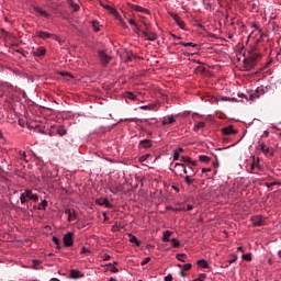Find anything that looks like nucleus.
<instances>
[{
  "instance_id": "14",
  "label": "nucleus",
  "mask_w": 281,
  "mask_h": 281,
  "mask_svg": "<svg viewBox=\"0 0 281 281\" xmlns=\"http://www.w3.org/2000/svg\"><path fill=\"white\" fill-rule=\"evenodd\" d=\"M65 214H68V222H69V223H74V221H76V218H77V215H76V211H75V210L67 209V210L65 211Z\"/></svg>"
},
{
  "instance_id": "45",
  "label": "nucleus",
  "mask_w": 281,
  "mask_h": 281,
  "mask_svg": "<svg viewBox=\"0 0 281 281\" xmlns=\"http://www.w3.org/2000/svg\"><path fill=\"white\" fill-rule=\"evenodd\" d=\"M108 267H112V268L110 269V271H111L112 273H117V271H120V269H117V267L113 266V263H108Z\"/></svg>"
},
{
  "instance_id": "41",
  "label": "nucleus",
  "mask_w": 281,
  "mask_h": 281,
  "mask_svg": "<svg viewBox=\"0 0 281 281\" xmlns=\"http://www.w3.org/2000/svg\"><path fill=\"white\" fill-rule=\"evenodd\" d=\"M19 159H23L27 164V158H26L25 151H22V150L19 151Z\"/></svg>"
},
{
  "instance_id": "37",
  "label": "nucleus",
  "mask_w": 281,
  "mask_h": 281,
  "mask_svg": "<svg viewBox=\"0 0 281 281\" xmlns=\"http://www.w3.org/2000/svg\"><path fill=\"white\" fill-rule=\"evenodd\" d=\"M32 262H33L32 269H37L38 265H43V261L38 259H33Z\"/></svg>"
},
{
  "instance_id": "47",
  "label": "nucleus",
  "mask_w": 281,
  "mask_h": 281,
  "mask_svg": "<svg viewBox=\"0 0 281 281\" xmlns=\"http://www.w3.org/2000/svg\"><path fill=\"white\" fill-rule=\"evenodd\" d=\"M192 158L188 157V156H182L181 157V161H183L184 164H190Z\"/></svg>"
},
{
  "instance_id": "27",
  "label": "nucleus",
  "mask_w": 281,
  "mask_h": 281,
  "mask_svg": "<svg viewBox=\"0 0 281 281\" xmlns=\"http://www.w3.org/2000/svg\"><path fill=\"white\" fill-rule=\"evenodd\" d=\"M199 159H200V161H201L202 164H210V161H211L212 158H210V157L206 156V155H201V156H199Z\"/></svg>"
},
{
  "instance_id": "18",
  "label": "nucleus",
  "mask_w": 281,
  "mask_h": 281,
  "mask_svg": "<svg viewBox=\"0 0 281 281\" xmlns=\"http://www.w3.org/2000/svg\"><path fill=\"white\" fill-rule=\"evenodd\" d=\"M139 146H142V148H151L153 143L150 139H143L139 142Z\"/></svg>"
},
{
  "instance_id": "53",
  "label": "nucleus",
  "mask_w": 281,
  "mask_h": 281,
  "mask_svg": "<svg viewBox=\"0 0 281 281\" xmlns=\"http://www.w3.org/2000/svg\"><path fill=\"white\" fill-rule=\"evenodd\" d=\"M127 21H128L130 25H133L134 27H137V23L135 22V20L128 19Z\"/></svg>"
},
{
  "instance_id": "56",
  "label": "nucleus",
  "mask_w": 281,
  "mask_h": 281,
  "mask_svg": "<svg viewBox=\"0 0 281 281\" xmlns=\"http://www.w3.org/2000/svg\"><path fill=\"white\" fill-rule=\"evenodd\" d=\"M165 281H172V274H167L165 277Z\"/></svg>"
},
{
  "instance_id": "12",
  "label": "nucleus",
  "mask_w": 281,
  "mask_h": 281,
  "mask_svg": "<svg viewBox=\"0 0 281 281\" xmlns=\"http://www.w3.org/2000/svg\"><path fill=\"white\" fill-rule=\"evenodd\" d=\"M175 168L180 177H183V172H188V167L184 164L178 162L175 165Z\"/></svg>"
},
{
  "instance_id": "44",
  "label": "nucleus",
  "mask_w": 281,
  "mask_h": 281,
  "mask_svg": "<svg viewBox=\"0 0 281 281\" xmlns=\"http://www.w3.org/2000/svg\"><path fill=\"white\" fill-rule=\"evenodd\" d=\"M186 254H178L177 255V260H179L180 262H186Z\"/></svg>"
},
{
  "instance_id": "36",
  "label": "nucleus",
  "mask_w": 281,
  "mask_h": 281,
  "mask_svg": "<svg viewBox=\"0 0 281 281\" xmlns=\"http://www.w3.org/2000/svg\"><path fill=\"white\" fill-rule=\"evenodd\" d=\"M243 260H246L247 262H251L252 258H251V252L248 254H244L241 256Z\"/></svg>"
},
{
  "instance_id": "62",
  "label": "nucleus",
  "mask_w": 281,
  "mask_h": 281,
  "mask_svg": "<svg viewBox=\"0 0 281 281\" xmlns=\"http://www.w3.org/2000/svg\"><path fill=\"white\" fill-rule=\"evenodd\" d=\"M191 210H193V206L192 205H187V212H190Z\"/></svg>"
},
{
  "instance_id": "48",
  "label": "nucleus",
  "mask_w": 281,
  "mask_h": 281,
  "mask_svg": "<svg viewBox=\"0 0 281 281\" xmlns=\"http://www.w3.org/2000/svg\"><path fill=\"white\" fill-rule=\"evenodd\" d=\"M182 269H184V271H190V269H192V263H186L182 266Z\"/></svg>"
},
{
  "instance_id": "57",
  "label": "nucleus",
  "mask_w": 281,
  "mask_h": 281,
  "mask_svg": "<svg viewBox=\"0 0 281 281\" xmlns=\"http://www.w3.org/2000/svg\"><path fill=\"white\" fill-rule=\"evenodd\" d=\"M252 27H254L257 32H260V26H258L257 24H252Z\"/></svg>"
},
{
  "instance_id": "30",
  "label": "nucleus",
  "mask_w": 281,
  "mask_h": 281,
  "mask_svg": "<svg viewBox=\"0 0 281 281\" xmlns=\"http://www.w3.org/2000/svg\"><path fill=\"white\" fill-rule=\"evenodd\" d=\"M169 241L172 244L175 249H177V247H181V241H179L177 238H171Z\"/></svg>"
},
{
  "instance_id": "9",
  "label": "nucleus",
  "mask_w": 281,
  "mask_h": 281,
  "mask_svg": "<svg viewBox=\"0 0 281 281\" xmlns=\"http://www.w3.org/2000/svg\"><path fill=\"white\" fill-rule=\"evenodd\" d=\"M64 245L65 247H72L74 245V233L69 232L64 235Z\"/></svg>"
},
{
  "instance_id": "20",
  "label": "nucleus",
  "mask_w": 281,
  "mask_h": 281,
  "mask_svg": "<svg viewBox=\"0 0 281 281\" xmlns=\"http://www.w3.org/2000/svg\"><path fill=\"white\" fill-rule=\"evenodd\" d=\"M68 5L72 8L74 12H78L80 10V4L76 3L74 0H67Z\"/></svg>"
},
{
  "instance_id": "19",
  "label": "nucleus",
  "mask_w": 281,
  "mask_h": 281,
  "mask_svg": "<svg viewBox=\"0 0 281 281\" xmlns=\"http://www.w3.org/2000/svg\"><path fill=\"white\" fill-rule=\"evenodd\" d=\"M130 243H133L134 245H136V247H140L142 246V241H139V239H137L136 236H134L133 234H130Z\"/></svg>"
},
{
  "instance_id": "63",
  "label": "nucleus",
  "mask_w": 281,
  "mask_h": 281,
  "mask_svg": "<svg viewBox=\"0 0 281 281\" xmlns=\"http://www.w3.org/2000/svg\"><path fill=\"white\" fill-rule=\"evenodd\" d=\"M189 164H190L191 166H196V160H191Z\"/></svg>"
},
{
  "instance_id": "58",
  "label": "nucleus",
  "mask_w": 281,
  "mask_h": 281,
  "mask_svg": "<svg viewBox=\"0 0 281 281\" xmlns=\"http://www.w3.org/2000/svg\"><path fill=\"white\" fill-rule=\"evenodd\" d=\"M134 32L137 34L139 33V26L136 24V26H134Z\"/></svg>"
},
{
  "instance_id": "26",
  "label": "nucleus",
  "mask_w": 281,
  "mask_h": 281,
  "mask_svg": "<svg viewBox=\"0 0 281 281\" xmlns=\"http://www.w3.org/2000/svg\"><path fill=\"white\" fill-rule=\"evenodd\" d=\"M179 45H181V47H199V44H194L192 42H180Z\"/></svg>"
},
{
  "instance_id": "13",
  "label": "nucleus",
  "mask_w": 281,
  "mask_h": 281,
  "mask_svg": "<svg viewBox=\"0 0 281 281\" xmlns=\"http://www.w3.org/2000/svg\"><path fill=\"white\" fill-rule=\"evenodd\" d=\"M33 10L40 16H44V19H49V13H47V11L43 10L41 7H34Z\"/></svg>"
},
{
  "instance_id": "11",
  "label": "nucleus",
  "mask_w": 281,
  "mask_h": 281,
  "mask_svg": "<svg viewBox=\"0 0 281 281\" xmlns=\"http://www.w3.org/2000/svg\"><path fill=\"white\" fill-rule=\"evenodd\" d=\"M142 34L145 36L146 41L151 43L157 41V33L155 32L143 31Z\"/></svg>"
},
{
  "instance_id": "31",
  "label": "nucleus",
  "mask_w": 281,
  "mask_h": 281,
  "mask_svg": "<svg viewBox=\"0 0 281 281\" xmlns=\"http://www.w3.org/2000/svg\"><path fill=\"white\" fill-rule=\"evenodd\" d=\"M48 202L47 200H43L38 205L37 210H47Z\"/></svg>"
},
{
  "instance_id": "35",
  "label": "nucleus",
  "mask_w": 281,
  "mask_h": 281,
  "mask_svg": "<svg viewBox=\"0 0 281 281\" xmlns=\"http://www.w3.org/2000/svg\"><path fill=\"white\" fill-rule=\"evenodd\" d=\"M256 159V171L257 172H262V167L260 166V158H255Z\"/></svg>"
},
{
  "instance_id": "10",
  "label": "nucleus",
  "mask_w": 281,
  "mask_h": 281,
  "mask_svg": "<svg viewBox=\"0 0 281 281\" xmlns=\"http://www.w3.org/2000/svg\"><path fill=\"white\" fill-rule=\"evenodd\" d=\"M251 222L255 227H262V225H265V218L262 217V215L254 216L251 218Z\"/></svg>"
},
{
  "instance_id": "8",
  "label": "nucleus",
  "mask_w": 281,
  "mask_h": 281,
  "mask_svg": "<svg viewBox=\"0 0 281 281\" xmlns=\"http://www.w3.org/2000/svg\"><path fill=\"white\" fill-rule=\"evenodd\" d=\"M160 106L158 103H149L147 105H140L139 109L140 111H159Z\"/></svg>"
},
{
  "instance_id": "32",
  "label": "nucleus",
  "mask_w": 281,
  "mask_h": 281,
  "mask_svg": "<svg viewBox=\"0 0 281 281\" xmlns=\"http://www.w3.org/2000/svg\"><path fill=\"white\" fill-rule=\"evenodd\" d=\"M115 19L119 20L120 25L123 26L124 30H127V29H128V25H126V22H124V19H122L121 15H117Z\"/></svg>"
},
{
  "instance_id": "49",
  "label": "nucleus",
  "mask_w": 281,
  "mask_h": 281,
  "mask_svg": "<svg viewBox=\"0 0 281 281\" xmlns=\"http://www.w3.org/2000/svg\"><path fill=\"white\" fill-rule=\"evenodd\" d=\"M220 100L221 102H232V98L229 97H222Z\"/></svg>"
},
{
  "instance_id": "22",
  "label": "nucleus",
  "mask_w": 281,
  "mask_h": 281,
  "mask_svg": "<svg viewBox=\"0 0 281 281\" xmlns=\"http://www.w3.org/2000/svg\"><path fill=\"white\" fill-rule=\"evenodd\" d=\"M257 98H260V97H259L258 92L255 90V91H250L248 93V97H246V100L254 101V100H257Z\"/></svg>"
},
{
  "instance_id": "61",
  "label": "nucleus",
  "mask_w": 281,
  "mask_h": 281,
  "mask_svg": "<svg viewBox=\"0 0 281 281\" xmlns=\"http://www.w3.org/2000/svg\"><path fill=\"white\" fill-rule=\"evenodd\" d=\"M212 171V169H210V168H203L202 169V172H211Z\"/></svg>"
},
{
  "instance_id": "40",
  "label": "nucleus",
  "mask_w": 281,
  "mask_h": 281,
  "mask_svg": "<svg viewBox=\"0 0 281 281\" xmlns=\"http://www.w3.org/2000/svg\"><path fill=\"white\" fill-rule=\"evenodd\" d=\"M92 27L94 32H100V23L98 21L92 22Z\"/></svg>"
},
{
  "instance_id": "55",
  "label": "nucleus",
  "mask_w": 281,
  "mask_h": 281,
  "mask_svg": "<svg viewBox=\"0 0 281 281\" xmlns=\"http://www.w3.org/2000/svg\"><path fill=\"white\" fill-rule=\"evenodd\" d=\"M112 232H120V225H117V224L113 225Z\"/></svg>"
},
{
  "instance_id": "21",
  "label": "nucleus",
  "mask_w": 281,
  "mask_h": 281,
  "mask_svg": "<svg viewBox=\"0 0 281 281\" xmlns=\"http://www.w3.org/2000/svg\"><path fill=\"white\" fill-rule=\"evenodd\" d=\"M196 265L201 267L202 269H209L210 263L205 259L198 260Z\"/></svg>"
},
{
  "instance_id": "54",
  "label": "nucleus",
  "mask_w": 281,
  "mask_h": 281,
  "mask_svg": "<svg viewBox=\"0 0 281 281\" xmlns=\"http://www.w3.org/2000/svg\"><path fill=\"white\" fill-rule=\"evenodd\" d=\"M104 207H108V210H111V207H113V204H111V202H109V200H106Z\"/></svg>"
},
{
  "instance_id": "6",
  "label": "nucleus",
  "mask_w": 281,
  "mask_h": 281,
  "mask_svg": "<svg viewBox=\"0 0 281 281\" xmlns=\"http://www.w3.org/2000/svg\"><path fill=\"white\" fill-rule=\"evenodd\" d=\"M171 19H173L176 25H178V27H180V30H186V22L182 21L181 16H179V14H177V13L171 14Z\"/></svg>"
},
{
  "instance_id": "38",
  "label": "nucleus",
  "mask_w": 281,
  "mask_h": 281,
  "mask_svg": "<svg viewBox=\"0 0 281 281\" xmlns=\"http://www.w3.org/2000/svg\"><path fill=\"white\" fill-rule=\"evenodd\" d=\"M106 201H109V199L101 198V199H97L95 203H97V205L102 206V205H105Z\"/></svg>"
},
{
  "instance_id": "5",
  "label": "nucleus",
  "mask_w": 281,
  "mask_h": 281,
  "mask_svg": "<svg viewBox=\"0 0 281 281\" xmlns=\"http://www.w3.org/2000/svg\"><path fill=\"white\" fill-rule=\"evenodd\" d=\"M31 54L32 56L41 58V56H45V54H47V49H45V47L43 46H38L36 48L33 47Z\"/></svg>"
},
{
  "instance_id": "46",
  "label": "nucleus",
  "mask_w": 281,
  "mask_h": 281,
  "mask_svg": "<svg viewBox=\"0 0 281 281\" xmlns=\"http://www.w3.org/2000/svg\"><path fill=\"white\" fill-rule=\"evenodd\" d=\"M137 95H135V93L133 92H127V99L128 100H136Z\"/></svg>"
},
{
  "instance_id": "51",
  "label": "nucleus",
  "mask_w": 281,
  "mask_h": 281,
  "mask_svg": "<svg viewBox=\"0 0 281 281\" xmlns=\"http://www.w3.org/2000/svg\"><path fill=\"white\" fill-rule=\"evenodd\" d=\"M110 12L111 14H114L115 18L120 15V13H117V10H115L114 8H110Z\"/></svg>"
},
{
  "instance_id": "2",
  "label": "nucleus",
  "mask_w": 281,
  "mask_h": 281,
  "mask_svg": "<svg viewBox=\"0 0 281 281\" xmlns=\"http://www.w3.org/2000/svg\"><path fill=\"white\" fill-rule=\"evenodd\" d=\"M35 36L37 38H42L43 41H46V38H53L54 41H57L58 43H60V37H58V35L52 34L46 31H36Z\"/></svg>"
},
{
  "instance_id": "25",
  "label": "nucleus",
  "mask_w": 281,
  "mask_h": 281,
  "mask_svg": "<svg viewBox=\"0 0 281 281\" xmlns=\"http://www.w3.org/2000/svg\"><path fill=\"white\" fill-rule=\"evenodd\" d=\"M200 128H205V122H203V121L198 122V123L194 125L193 131H194L195 133H199V130H200Z\"/></svg>"
},
{
  "instance_id": "33",
  "label": "nucleus",
  "mask_w": 281,
  "mask_h": 281,
  "mask_svg": "<svg viewBox=\"0 0 281 281\" xmlns=\"http://www.w3.org/2000/svg\"><path fill=\"white\" fill-rule=\"evenodd\" d=\"M57 135H59V137H65V135H67V130L65 127H58Z\"/></svg>"
},
{
  "instance_id": "17",
  "label": "nucleus",
  "mask_w": 281,
  "mask_h": 281,
  "mask_svg": "<svg viewBox=\"0 0 281 281\" xmlns=\"http://www.w3.org/2000/svg\"><path fill=\"white\" fill-rule=\"evenodd\" d=\"M132 10H134V12H143L144 14H148V9H145L143 7H139L137 4H133L132 5Z\"/></svg>"
},
{
  "instance_id": "28",
  "label": "nucleus",
  "mask_w": 281,
  "mask_h": 281,
  "mask_svg": "<svg viewBox=\"0 0 281 281\" xmlns=\"http://www.w3.org/2000/svg\"><path fill=\"white\" fill-rule=\"evenodd\" d=\"M250 173L258 175V171L256 170V157H254V161L250 165Z\"/></svg>"
},
{
  "instance_id": "4",
  "label": "nucleus",
  "mask_w": 281,
  "mask_h": 281,
  "mask_svg": "<svg viewBox=\"0 0 281 281\" xmlns=\"http://www.w3.org/2000/svg\"><path fill=\"white\" fill-rule=\"evenodd\" d=\"M160 122H161L162 126H168L170 124H175V122H177V115L169 114V115L162 116L160 119Z\"/></svg>"
},
{
  "instance_id": "15",
  "label": "nucleus",
  "mask_w": 281,
  "mask_h": 281,
  "mask_svg": "<svg viewBox=\"0 0 281 281\" xmlns=\"http://www.w3.org/2000/svg\"><path fill=\"white\" fill-rule=\"evenodd\" d=\"M223 135H234L236 134V130H234V126L229 125L227 127L222 128Z\"/></svg>"
},
{
  "instance_id": "59",
  "label": "nucleus",
  "mask_w": 281,
  "mask_h": 281,
  "mask_svg": "<svg viewBox=\"0 0 281 281\" xmlns=\"http://www.w3.org/2000/svg\"><path fill=\"white\" fill-rule=\"evenodd\" d=\"M88 248L87 247H83L82 249H81V254H88Z\"/></svg>"
},
{
  "instance_id": "39",
  "label": "nucleus",
  "mask_w": 281,
  "mask_h": 281,
  "mask_svg": "<svg viewBox=\"0 0 281 281\" xmlns=\"http://www.w3.org/2000/svg\"><path fill=\"white\" fill-rule=\"evenodd\" d=\"M191 176H186L184 181L188 186H192V183H194V181H196L195 179H191Z\"/></svg>"
},
{
  "instance_id": "29",
  "label": "nucleus",
  "mask_w": 281,
  "mask_h": 281,
  "mask_svg": "<svg viewBox=\"0 0 281 281\" xmlns=\"http://www.w3.org/2000/svg\"><path fill=\"white\" fill-rule=\"evenodd\" d=\"M183 175H187V177H194L196 175V171L192 167L187 168V172H183Z\"/></svg>"
},
{
  "instance_id": "16",
  "label": "nucleus",
  "mask_w": 281,
  "mask_h": 281,
  "mask_svg": "<svg viewBox=\"0 0 281 281\" xmlns=\"http://www.w3.org/2000/svg\"><path fill=\"white\" fill-rule=\"evenodd\" d=\"M255 91H257V95L260 98V95H265L269 89L265 86H259Z\"/></svg>"
},
{
  "instance_id": "7",
  "label": "nucleus",
  "mask_w": 281,
  "mask_h": 281,
  "mask_svg": "<svg viewBox=\"0 0 281 281\" xmlns=\"http://www.w3.org/2000/svg\"><path fill=\"white\" fill-rule=\"evenodd\" d=\"M70 280H80V278H85V273L77 269H71L69 273Z\"/></svg>"
},
{
  "instance_id": "34",
  "label": "nucleus",
  "mask_w": 281,
  "mask_h": 281,
  "mask_svg": "<svg viewBox=\"0 0 281 281\" xmlns=\"http://www.w3.org/2000/svg\"><path fill=\"white\" fill-rule=\"evenodd\" d=\"M147 159H150V154H145L138 158L139 164H144V161H147Z\"/></svg>"
},
{
  "instance_id": "50",
  "label": "nucleus",
  "mask_w": 281,
  "mask_h": 281,
  "mask_svg": "<svg viewBox=\"0 0 281 281\" xmlns=\"http://www.w3.org/2000/svg\"><path fill=\"white\" fill-rule=\"evenodd\" d=\"M102 260H104V262H106V260H111V256L109 254H104V255H102Z\"/></svg>"
},
{
  "instance_id": "43",
  "label": "nucleus",
  "mask_w": 281,
  "mask_h": 281,
  "mask_svg": "<svg viewBox=\"0 0 281 281\" xmlns=\"http://www.w3.org/2000/svg\"><path fill=\"white\" fill-rule=\"evenodd\" d=\"M231 256H232V259L228 260V265H234V262H236V260H238V255L233 254Z\"/></svg>"
},
{
  "instance_id": "60",
  "label": "nucleus",
  "mask_w": 281,
  "mask_h": 281,
  "mask_svg": "<svg viewBox=\"0 0 281 281\" xmlns=\"http://www.w3.org/2000/svg\"><path fill=\"white\" fill-rule=\"evenodd\" d=\"M125 122H137V119H125Z\"/></svg>"
},
{
  "instance_id": "64",
  "label": "nucleus",
  "mask_w": 281,
  "mask_h": 281,
  "mask_svg": "<svg viewBox=\"0 0 281 281\" xmlns=\"http://www.w3.org/2000/svg\"><path fill=\"white\" fill-rule=\"evenodd\" d=\"M263 137H269V131L263 132Z\"/></svg>"
},
{
  "instance_id": "52",
  "label": "nucleus",
  "mask_w": 281,
  "mask_h": 281,
  "mask_svg": "<svg viewBox=\"0 0 281 281\" xmlns=\"http://www.w3.org/2000/svg\"><path fill=\"white\" fill-rule=\"evenodd\" d=\"M150 260V257H146L142 262V267H144V265H148V261Z\"/></svg>"
},
{
  "instance_id": "42",
  "label": "nucleus",
  "mask_w": 281,
  "mask_h": 281,
  "mask_svg": "<svg viewBox=\"0 0 281 281\" xmlns=\"http://www.w3.org/2000/svg\"><path fill=\"white\" fill-rule=\"evenodd\" d=\"M53 243H54V245H56L57 249H60V241H59L58 237L53 236Z\"/></svg>"
},
{
  "instance_id": "3",
  "label": "nucleus",
  "mask_w": 281,
  "mask_h": 281,
  "mask_svg": "<svg viewBox=\"0 0 281 281\" xmlns=\"http://www.w3.org/2000/svg\"><path fill=\"white\" fill-rule=\"evenodd\" d=\"M99 58L103 67H106V65H109V63H111V60L113 59V57H111V55L106 54V52L104 50L99 52Z\"/></svg>"
},
{
  "instance_id": "24",
  "label": "nucleus",
  "mask_w": 281,
  "mask_h": 281,
  "mask_svg": "<svg viewBox=\"0 0 281 281\" xmlns=\"http://www.w3.org/2000/svg\"><path fill=\"white\" fill-rule=\"evenodd\" d=\"M170 236H172V232L166 231L164 233L162 243H170Z\"/></svg>"
},
{
  "instance_id": "1",
  "label": "nucleus",
  "mask_w": 281,
  "mask_h": 281,
  "mask_svg": "<svg viewBox=\"0 0 281 281\" xmlns=\"http://www.w3.org/2000/svg\"><path fill=\"white\" fill-rule=\"evenodd\" d=\"M27 201H33V203H38V194L32 192L31 189L24 190V192L20 194V203L22 205H25Z\"/></svg>"
},
{
  "instance_id": "23",
  "label": "nucleus",
  "mask_w": 281,
  "mask_h": 281,
  "mask_svg": "<svg viewBox=\"0 0 281 281\" xmlns=\"http://www.w3.org/2000/svg\"><path fill=\"white\" fill-rule=\"evenodd\" d=\"M183 153V148L179 147L173 151V161H179V157Z\"/></svg>"
}]
</instances>
